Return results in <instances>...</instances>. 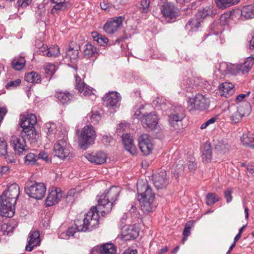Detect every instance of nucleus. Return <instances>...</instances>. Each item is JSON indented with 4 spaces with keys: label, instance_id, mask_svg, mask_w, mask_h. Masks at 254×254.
<instances>
[{
    "label": "nucleus",
    "instance_id": "obj_1",
    "mask_svg": "<svg viewBox=\"0 0 254 254\" xmlns=\"http://www.w3.org/2000/svg\"><path fill=\"white\" fill-rule=\"evenodd\" d=\"M121 192L120 188L116 186L111 187L105 191L102 195L97 196L98 204L92 206L85 215L83 220V224L78 220L75 222L76 229L78 231L85 232L92 231L97 227L99 225V212L102 216L109 213L117 201Z\"/></svg>",
    "mask_w": 254,
    "mask_h": 254
},
{
    "label": "nucleus",
    "instance_id": "obj_2",
    "mask_svg": "<svg viewBox=\"0 0 254 254\" xmlns=\"http://www.w3.org/2000/svg\"><path fill=\"white\" fill-rule=\"evenodd\" d=\"M137 199L139 201L141 209L144 213L154 211L156 204L155 202V194L147 184H137Z\"/></svg>",
    "mask_w": 254,
    "mask_h": 254
},
{
    "label": "nucleus",
    "instance_id": "obj_3",
    "mask_svg": "<svg viewBox=\"0 0 254 254\" xmlns=\"http://www.w3.org/2000/svg\"><path fill=\"white\" fill-rule=\"evenodd\" d=\"M37 122L36 116L32 114L23 116L20 119V125L22 128L21 135L25 140L27 139L31 143L37 142L39 137L34 127Z\"/></svg>",
    "mask_w": 254,
    "mask_h": 254
},
{
    "label": "nucleus",
    "instance_id": "obj_4",
    "mask_svg": "<svg viewBox=\"0 0 254 254\" xmlns=\"http://www.w3.org/2000/svg\"><path fill=\"white\" fill-rule=\"evenodd\" d=\"M254 64V58L249 57L241 64L228 65L225 63H222L220 65V70L223 74H225L231 73L233 75H243L250 71Z\"/></svg>",
    "mask_w": 254,
    "mask_h": 254
},
{
    "label": "nucleus",
    "instance_id": "obj_5",
    "mask_svg": "<svg viewBox=\"0 0 254 254\" xmlns=\"http://www.w3.org/2000/svg\"><path fill=\"white\" fill-rule=\"evenodd\" d=\"M24 191L30 197L41 199L45 196L46 187L43 183L28 181L25 184Z\"/></svg>",
    "mask_w": 254,
    "mask_h": 254
},
{
    "label": "nucleus",
    "instance_id": "obj_6",
    "mask_svg": "<svg viewBox=\"0 0 254 254\" xmlns=\"http://www.w3.org/2000/svg\"><path fill=\"white\" fill-rule=\"evenodd\" d=\"M96 137L95 130L92 126H85L82 129L78 139L80 147L86 149L93 143Z\"/></svg>",
    "mask_w": 254,
    "mask_h": 254
},
{
    "label": "nucleus",
    "instance_id": "obj_7",
    "mask_svg": "<svg viewBox=\"0 0 254 254\" xmlns=\"http://www.w3.org/2000/svg\"><path fill=\"white\" fill-rule=\"evenodd\" d=\"M188 109L191 111L198 110L203 111L209 106V100L205 96L198 93L193 98L188 99Z\"/></svg>",
    "mask_w": 254,
    "mask_h": 254
},
{
    "label": "nucleus",
    "instance_id": "obj_8",
    "mask_svg": "<svg viewBox=\"0 0 254 254\" xmlns=\"http://www.w3.org/2000/svg\"><path fill=\"white\" fill-rule=\"evenodd\" d=\"M6 195L3 192L0 196V213L3 217H12L14 214L16 203H11V197Z\"/></svg>",
    "mask_w": 254,
    "mask_h": 254
},
{
    "label": "nucleus",
    "instance_id": "obj_9",
    "mask_svg": "<svg viewBox=\"0 0 254 254\" xmlns=\"http://www.w3.org/2000/svg\"><path fill=\"white\" fill-rule=\"evenodd\" d=\"M54 155L58 158L64 159L70 154V145L67 142V138L64 137L59 139L54 146Z\"/></svg>",
    "mask_w": 254,
    "mask_h": 254
},
{
    "label": "nucleus",
    "instance_id": "obj_10",
    "mask_svg": "<svg viewBox=\"0 0 254 254\" xmlns=\"http://www.w3.org/2000/svg\"><path fill=\"white\" fill-rule=\"evenodd\" d=\"M161 11L165 19L170 22L175 21L180 14L179 8L171 2L163 4L161 6Z\"/></svg>",
    "mask_w": 254,
    "mask_h": 254
},
{
    "label": "nucleus",
    "instance_id": "obj_11",
    "mask_svg": "<svg viewBox=\"0 0 254 254\" xmlns=\"http://www.w3.org/2000/svg\"><path fill=\"white\" fill-rule=\"evenodd\" d=\"M186 116L185 111L182 108H178L169 116V123L175 129H179L182 127V122Z\"/></svg>",
    "mask_w": 254,
    "mask_h": 254
},
{
    "label": "nucleus",
    "instance_id": "obj_12",
    "mask_svg": "<svg viewBox=\"0 0 254 254\" xmlns=\"http://www.w3.org/2000/svg\"><path fill=\"white\" fill-rule=\"evenodd\" d=\"M138 145L140 150L145 155H149L153 148L151 138L147 134H143L138 138Z\"/></svg>",
    "mask_w": 254,
    "mask_h": 254
},
{
    "label": "nucleus",
    "instance_id": "obj_13",
    "mask_svg": "<svg viewBox=\"0 0 254 254\" xmlns=\"http://www.w3.org/2000/svg\"><path fill=\"white\" fill-rule=\"evenodd\" d=\"M141 123L144 127L146 128L153 129L158 124V118L155 113L144 114L140 118Z\"/></svg>",
    "mask_w": 254,
    "mask_h": 254
},
{
    "label": "nucleus",
    "instance_id": "obj_14",
    "mask_svg": "<svg viewBox=\"0 0 254 254\" xmlns=\"http://www.w3.org/2000/svg\"><path fill=\"white\" fill-rule=\"evenodd\" d=\"M153 181L157 190L165 188L169 184L168 177L165 171H161L155 175L153 177Z\"/></svg>",
    "mask_w": 254,
    "mask_h": 254
},
{
    "label": "nucleus",
    "instance_id": "obj_15",
    "mask_svg": "<svg viewBox=\"0 0 254 254\" xmlns=\"http://www.w3.org/2000/svg\"><path fill=\"white\" fill-rule=\"evenodd\" d=\"M121 99V96L118 92H109L103 98V104L107 107H116Z\"/></svg>",
    "mask_w": 254,
    "mask_h": 254
},
{
    "label": "nucleus",
    "instance_id": "obj_16",
    "mask_svg": "<svg viewBox=\"0 0 254 254\" xmlns=\"http://www.w3.org/2000/svg\"><path fill=\"white\" fill-rule=\"evenodd\" d=\"M123 23V18L121 16L108 21L104 25L103 29L108 34H113L118 30Z\"/></svg>",
    "mask_w": 254,
    "mask_h": 254
},
{
    "label": "nucleus",
    "instance_id": "obj_17",
    "mask_svg": "<svg viewBox=\"0 0 254 254\" xmlns=\"http://www.w3.org/2000/svg\"><path fill=\"white\" fill-rule=\"evenodd\" d=\"M40 243V238L39 231H31L29 233L28 238V244L25 247L26 250L28 252H31L33 250V248L38 246Z\"/></svg>",
    "mask_w": 254,
    "mask_h": 254
},
{
    "label": "nucleus",
    "instance_id": "obj_18",
    "mask_svg": "<svg viewBox=\"0 0 254 254\" xmlns=\"http://www.w3.org/2000/svg\"><path fill=\"white\" fill-rule=\"evenodd\" d=\"M98 251H100V254H116V247L112 243L105 244L101 246H97L91 250V253L96 254L94 252H97Z\"/></svg>",
    "mask_w": 254,
    "mask_h": 254
},
{
    "label": "nucleus",
    "instance_id": "obj_19",
    "mask_svg": "<svg viewBox=\"0 0 254 254\" xmlns=\"http://www.w3.org/2000/svg\"><path fill=\"white\" fill-rule=\"evenodd\" d=\"M10 143L15 151L22 152L26 149V142L25 139L21 135L18 136H12L10 140Z\"/></svg>",
    "mask_w": 254,
    "mask_h": 254
},
{
    "label": "nucleus",
    "instance_id": "obj_20",
    "mask_svg": "<svg viewBox=\"0 0 254 254\" xmlns=\"http://www.w3.org/2000/svg\"><path fill=\"white\" fill-rule=\"evenodd\" d=\"M76 88L78 92L83 96H90L92 94V89L84 82H81L80 77L77 75H75Z\"/></svg>",
    "mask_w": 254,
    "mask_h": 254
},
{
    "label": "nucleus",
    "instance_id": "obj_21",
    "mask_svg": "<svg viewBox=\"0 0 254 254\" xmlns=\"http://www.w3.org/2000/svg\"><path fill=\"white\" fill-rule=\"evenodd\" d=\"M85 157L89 161L96 164H102L106 162L107 159L106 154L103 152L88 153Z\"/></svg>",
    "mask_w": 254,
    "mask_h": 254
},
{
    "label": "nucleus",
    "instance_id": "obj_22",
    "mask_svg": "<svg viewBox=\"0 0 254 254\" xmlns=\"http://www.w3.org/2000/svg\"><path fill=\"white\" fill-rule=\"evenodd\" d=\"M62 196V195L60 189H56L54 190H52L49 192L46 198V205L48 206L55 205L60 200Z\"/></svg>",
    "mask_w": 254,
    "mask_h": 254
},
{
    "label": "nucleus",
    "instance_id": "obj_23",
    "mask_svg": "<svg viewBox=\"0 0 254 254\" xmlns=\"http://www.w3.org/2000/svg\"><path fill=\"white\" fill-rule=\"evenodd\" d=\"M122 140L126 149L133 155L136 154V147L131 135L127 133L123 134Z\"/></svg>",
    "mask_w": 254,
    "mask_h": 254
},
{
    "label": "nucleus",
    "instance_id": "obj_24",
    "mask_svg": "<svg viewBox=\"0 0 254 254\" xmlns=\"http://www.w3.org/2000/svg\"><path fill=\"white\" fill-rule=\"evenodd\" d=\"M3 192L11 197V203H16L20 193L19 187L15 183L10 184Z\"/></svg>",
    "mask_w": 254,
    "mask_h": 254
},
{
    "label": "nucleus",
    "instance_id": "obj_25",
    "mask_svg": "<svg viewBox=\"0 0 254 254\" xmlns=\"http://www.w3.org/2000/svg\"><path fill=\"white\" fill-rule=\"evenodd\" d=\"M122 229L124 235L127 237V240L134 239L136 238L139 235V231L137 228L134 225L128 227L123 226Z\"/></svg>",
    "mask_w": 254,
    "mask_h": 254
},
{
    "label": "nucleus",
    "instance_id": "obj_26",
    "mask_svg": "<svg viewBox=\"0 0 254 254\" xmlns=\"http://www.w3.org/2000/svg\"><path fill=\"white\" fill-rule=\"evenodd\" d=\"M221 95L226 98H229L235 92L234 85L230 82H224L220 86Z\"/></svg>",
    "mask_w": 254,
    "mask_h": 254
},
{
    "label": "nucleus",
    "instance_id": "obj_27",
    "mask_svg": "<svg viewBox=\"0 0 254 254\" xmlns=\"http://www.w3.org/2000/svg\"><path fill=\"white\" fill-rule=\"evenodd\" d=\"M83 56L85 58L87 59L90 58L96 59L98 56V50L91 44L88 43L85 46Z\"/></svg>",
    "mask_w": 254,
    "mask_h": 254
},
{
    "label": "nucleus",
    "instance_id": "obj_28",
    "mask_svg": "<svg viewBox=\"0 0 254 254\" xmlns=\"http://www.w3.org/2000/svg\"><path fill=\"white\" fill-rule=\"evenodd\" d=\"M65 0H51L52 2L55 4L52 9V13H55V10H64L71 6L69 2H65Z\"/></svg>",
    "mask_w": 254,
    "mask_h": 254
},
{
    "label": "nucleus",
    "instance_id": "obj_29",
    "mask_svg": "<svg viewBox=\"0 0 254 254\" xmlns=\"http://www.w3.org/2000/svg\"><path fill=\"white\" fill-rule=\"evenodd\" d=\"M254 18V4L245 5L241 10V18L247 19Z\"/></svg>",
    "mask_w": 254,
    "mask_h": 254
},
{
    "label": "nucleus",
    "instance_id": "obj_30",
    "mask_svg": "<svg viewBox=\"0 0 254 254\" xmlns=\"http://www.w3.org/2000/svg\"><path fill=\"white\" fill-rule=\"evenodd\" d=\"M56 96L58 101L63 105L69 103L72 99V94L67 91L57 92Z\"/></svg>",
    "mask_w": 254,
    "mask_h": 254
},
{
    "label": "nucleus",
    "instance_id": "obj_31",
    "mask_svg": "<svg viewBox=\"0 0 254 254\" xmlns=\"http://www.w3.org/2000/svg\"><path fill=\"white\" fill-rule=\"evenodd\" d=\"M241 140L245 146L254 148V134L249 132L244 133Z\"/></svg>",
    "mask_w": 254,
    "mask_h": 254
},
{
    "label": "nucleus",
    "instance_id": "obj_32",
    "mask_svg": "<svg viewBox=\"0 0 254 254\" xmlns=\"http://www.w3.org/2000/svg\"><path fill=\"white\" fill-rule=\"evenodd\" d=\"M251 106L248 102H244L240 104L238 107V111L235 116L241 114L243 116H248L251 112Z\"/></svg>",
    "mask_w": 254,
    "mask_h": 254
},
{
    "label": "nucleus",
    "instance_id": "obj_33",
    "mask_svg": "<svg viewBox=\"0 0 254 254\" xmlns=\"http://www.w3.org/2000/svg\"><path fill=\"white\" fill-rule=\"evenodd\" d=\"M201 152L203 159L207 162L210 161L212 158V151L210 144L204 143L202 146Z\"/></svg>",
    "mask_w": 254,
    "mask_h": 254
},
{
    "label": "nucleus",
    "instance_id": "obj_34",
    "mask_svg": "<svg viewBox=\"0 0 254 254\" xmlns=\"http://www.w3.org/2000/svg\"><path fill=\"white\" fill-rule=\"evenodd\" d=\"M240 0H215L217 6L222 9H224L232 5L236 4Z\"/></svg>",
    "mask_w": 254,
    "mask_h": 254
},
{
    "label": "nucleus",
    "instance_id": "obj_35",
    "mask_svg": "<svg viewBox=\"0 0 254 254\" xmlns=\"http://www.w3.org/2000/svg\"><path fill=\"white\" fill-rule=\"evenodd\" d=\"M25 80L29 83H38L41 81V76L37 72L31 71L25 75Z\"/></svg>",
    "mask_w": 254,
    "mask_h": 254
},
{
    "label": "nucleus",
    "instance_id": "obj_36",
    "mask_svg": "<svg viewBox=\"0 0 254 254\" xmlns=\"http://www.w3.org/2000/svg\"><path fill=\"white\" fill-rule=\"evenodd\" d=\"M216 13V10L214 11L212 9V8L210 7H206L205 8L199 9L198 11L197 14L198 16L202 18H204L208 15H210L211 17H213Z\"/></svg>",
    "mask_w": 254,
    "mask_h": 254
},
{
    "label": "nucleus",
    "instance_id": "obj_37",
    "mask_svg": "<svg viewBox=\"0 0 254 254\" xmlns=\"http://www.w3.org/2000/svg\"><path fill=\"white\" fill-rule=\"evenodd\" d=\"M78 54L77 50H74L73 48L70 47L66 51L65 59H67L71 63H73L77 59Z\"/></svg>",
    "mask_w": 254,
    "mask_h": 254
},
{
    "label": "nucleus",
    "instance_id": "obj_38",
    "mask_svg": "<svg viewBox=\"0 0 254 254\" xmlns=\"http://www.w3.org/2000/svg\"><path fill=\"white\" fill-rule=\"evenodd\" d=\"M25 64V60L24 58L21 57L14 59L11 63L12 67L16 70L22 69L24 67Z\"/></svg>",
    "mask_w": 254,
    "mask_h": 254
},
{
    "label": "nucleus",
    "instance_id": "obj_39",
    "mask_svg": "<svg viewBox=\"0 0 254 254\" xmlns=\"http://www.w3.org/2000/svg\"><path fill=\"white\" fill-rule=\"evenodd\" d=\"M182 89L186 92H191L194 89L195 85L190 79H185L181 84Z\"/></svg>",
    "mask_w": 254,
    "mask_h": 254
},
{
    "label": "nucleus",
    "instance_id": "obj_40",
    "mask_svg": "<svg viewBox=\"0 0 254 254\" xmlns=\"http://www.w3.org/2000/svg\"><path fill=\"white\" fill-rule=\"evenodd\" d=\"M220 200V197L215 193H208L206 196V202L208 205H212Z\"/></svg>",
    "mask_w": 254,
    "mask_h": 254
},
{
    "label": "nucleus",
    "instance_id": "obj_41",
    "mask_svg": "<svg viewBox=\"0 0 254 254\" xmlns=\"http://www.w3.org/2000/svg\"><path fill=\"white\" fill-rule=\"evenodd\" d=\"M45 54L49 57H56L60 55V48L58 46L50 47Z\"/></svg>",
    "mask_w": 254,
    "mask_h": 254
},
{
    "label": "nucleus",
    "instance_id": "obj_42",
    "mask_svg": "<svg viewBox=\"0 0 254 254\" xmlns=\"http://www.w3.org/2000/svg\"><path fill=\"white\" fill-rule=\"evenodd\" d=\"M37 161V158L34 153H29L25 157V163L27 165H34Z\"/></svg>",
    "mask_w": 254,
    "mask_h": 254
},
{
    "label": "nucleus",
    "instance_id": "obj_43",
    "mask_svg": "<svg viewBox=\"0 0 254 254\" xmlns=\"http://www.w3.org/2000/svg\"><path fill=\"white\" fill-rule=\"evenodd\" d=\"M150 0H142L137 5V7L143 13H146L148 11L149 5Z\"/></svg>",
    "mask_w": 254,
    "mask_h": 254
},
{
    "label": "nucleus",
    "instance_id": "obj_44",
    "mask_svg": "<svg viewBox=\"0 0 254 254\" xmlns=\"http://www.w3.org/2000/svg\"><path fill=\"white\" fill-rule=\"evenodd\" d=\"M45 131L49 135L53 134L56 129V126L54 123H47L44 126Z\"/></svg>",
    "mask_w": 254,
    "mask_h": 254
},
{
    "label": "nucleus",
    "instance_id": "obj_45",
    "mask_svg": "<svg viewBox=\"0 0 254 254\" xmlns=\"http://www.w3.org/2000/svg\"><path fill=\"white\" fill-rule=\"evenodd\" d=\"M44 69L46 74L49 75L53 74L57 70L55 64L51 63H47L44 66Z\"/></svg>",
    "mask_w": 254,
    "mask_h": 254
},
{
    "label": "nucleus",
    "instance_id": "obj_46",
    "mask_svg": "<svg viewBox=\"0 0 254 254\" xmlns=\"http://www.w3.org/2000/svg\"><path fill=\"white\" fill-rule=\"evenodd\" d=\"M215 148L217 150L220 151L221 153H225L229 150L230 146L228 143L220 142L219 144L216 145Z\"/></svg>",
    "mask_w": 254,
    "mask_h": 254
},
{
    "label": "nucleus",
    "instance_id": "obj_47",
    "mask_svg": "<svg viewBox=\"0 0 254 254\" xmlns=\"http://www.w3.org/2000/svg\"><path fill=\"white\" fill-rule=\"evenodd\" d=\"M7 153V143L4 139L0 137V156H3Z\"/></svg>",
    "mask_w": 254,
    "mask_h": 254
},
{
    "label": "nucleus",
    "instance_id": "obj_48",
    "mask_svg": "<svg viewBox=\"0 0 254 254\" xmlns=\"http://www.w3.org/2000/svg\"><path fill=\"white\" fill-rule=\"evenodd\" d=\"M90 119L91 122L93 124H97L99 121L101 119V115L98 111H96L95 112H92Z\"/></svg>",
    "mask_w": 254,
    "mask_h": 254
},
{
    "label": "nucleus",
    "instance_id": "obj_49",
    "mask_svg": "<svg viewBox=\"0 0 254 254\" xmlns=\"http://www.w3.org/2000/svg\"><path fill=\"white\" fill-rule=\"evenodd\" d=\"M251 92L249 91L247 92L246 93H242L239 95H238L236 98L235 101L237 104H242L244 102H246V101H245V99L246 97H248L249 95L250 94Z\"/></svg>",
    "mask_w": 254,
    "mask_h": 254
},
{
    "label": "nucleus",
    "instance_id": "obj_50",
    "mask_svg": "<svg viewBox=\"0 0 254 254\" xmlns=\"http://www.w3.org/2000/svg\"><path fill=\"white\" fill-rule=\"evenodd\" d=\"M193 226V222H188L185 225V229L183 232V235L189 236L190 234V230Z\"/></svg>",
    "mask_w": 254,
    "mask_h": 254
},
{
    "label": "nucleus",
    "instance_id": "obj_51",
    "mask_svg": "<svg viewBox=\"0 0 254 254\" xmlns=\"http://www.w3.org/2000/svg\"><path fill=\"white\" fill-rule=\"evenodd\" d=\"M1 230L3 231V235H9L12 233L13 227L11 225L4 224L1 226Z\"/></svg>",
    "mask_w": 254,
    "mask_h": 254
},
{
    "label": "nucleus",
    "instance_id": "obj_52",
    "mask_svg": "<svg viewBox=\"0 0 254 254\" xmlns=\"http://www.w3.org/2000/svg\"><path fill=\"white\" fill-rule=\"evenodd\" d=\"M233 190L231 188H228L224 191V196L226 200L227 203L230 202L233 198L232 193Z\"/></svg>",
    "mask_w": 254,
    "mask_h": 254
},
{
    "label": "nucleus",
    "instance_id": "obj_53",
    "mask_svg": "<svg viewBox=\"0 0 254 254\" xmlns=\"http://www.w3.org/2000/svg\"><path fill=\"white\" fill-rule=\"evenodd\" d=\"M221 27V24H220L217 22H213L210 25V28L213 30V33L215 35H217L219 33H220L222 32L221 30L219 29V28Z\"/></svg>",
    "mask_w": 254,
    "mask_h": 254
},
{
    "label": "nucleus",
    "instance_id": "obj_54",
    "mask_svg": "<svg viewBox=\"0 0 254 254\" xmlns=\"http://www.w3.org/2000/svg\"><path fill=\"white\" fill-rule=\"evenodd\" d=\"M21 83L20 79H17L14 81H11L9 83H8L5 87L6 89H10L12 88H15L19 86Z\"/></svg>",
    "mask_w": 254,
    "mask_h": 254
},
{
    "label": "nucleus",
    "instance_id": "obj_55",
    "mask_svg": "<svg viewBox=\"0 0 254 254\" xmlns=\"http://www.w3.org/2000/svg\"><path fill=\"white\" fill-rule=\"evenodd\" d=\"M36 157L37 158V160L38 159H42L46 162L49 161V159L48 158V155L45 151L40 152V153L37 155H36Z\"/></svg>",
    "mask_w": 254,
    "mask_h": 254
},
{
    "label": "nucleus",
    "instance_id": "obj_56",
    "mask_svg": "<svg viewBox=\"0 0 254 254\" xmlns=\"http://www.w3.org/2000/svg\"><path fill=\"white\" fill-rule=\"evenodd\" d=\"M32 0H17V4L18 6L25 7L29 5Z\"/></svg>",
    "mask_w": 254,
    "mask_h": 254
},
{
    "label": "nucleus",
    "instance_id": "obj_57",
    "mask_svg": "<svg viewBox=\"0 0 254 254\" xmlns=\"http://www.w3.org/2000/svg\"><path fill=\"white\" fill-rule=\"evenodd\" d=\"M108 39L105 36L101 35L100 38H98L97 43L101 46H104L107 44Z\"/></svg>",
    "mask_w": 254,
    "mask_h": 254
},
{
    "label": "nucleus",
    "instance_id": "obj_58",
    "mask_svg": "<svg viewBox=\"0 0 254 254\" xmlns=\"http://www.w3.org/2000/svg\"><path fill=\"white\" fill-rule=\"evenodd\" d=\"M215 121H216L215 118H211L210 119H209L208 121L205 122L204 123L202 124L200 127V128L202 129H205L210 124L214 123Z\"/></svg>",
    "mask_w": 254,
    "mask_h": 254
},
{
    "label": "nucleus",
    "instance_id": "obj_59",
    "mask_svg": "<svg viewBox=\"0 0 254 254\" xmlns=\"http://www.w3.org/2000/svg\"><path fill=\"white\" fill-rule=\"evenodd\" d=\"M237 112H235L231 117V120L235 123H238L241 119L242 117H244L241 114H239V115L235 116Z\"/></svg>",
    "mask_w": 254,
    "mask_h": 254
},
{
    "label": "nucleus",
    "instance_id": "obj_60",
    "mask_svg": "<svg viewBox=\"0 0 254 254\" xmlns=\"http://www.w3.org/2000/svg\"><path fill=\"white\" fill-rule=\"evenodd\" d=\"M75 233V228L74 227L68 228L66 231V235L68 236H72Z\"/></svg>",
    "mask_w": 254,
    "mask_h": 254
},
{
    "label": "nucleus",
    "instance_id": "obj_61",
    "mask_svg": "<svg viewBox=\"0 0 254 254\" xmlns=\"http://www.w3.org/2000/svg\"><path fill=\"white\" fill-rule=\"evenodd\" d=\"M196 168V164L193 162H190L188 164V168L190 172H193Z\"/></svg>",
    "mask_w": 254,
    "mask_h": 254
},
{
    "label": "nucleus",
    "instance_id": "obj_62",
    "mask_svg": "<svg viewBox=\"0 0 254 254\" xmlns=\"http://www.w3.org/2000/svg\"><path fill=\"white\" fill-rule=\"evenodd\" d=\"M123 254H137V251L136 250L128 249L125 251Z\"/></svg>",
    "mask_w": 254,
    "mask_h": 254
},
{
    "label": "nucleus",
    "instance_id": "obj_63",
    "mask_svg": "<svg viewBox=\"0 0 254 254\" xmlns=\"http://www.w3.org/2000/svg\"><path fill=\"white\" fill-rule=\"evenodd\" d=\"M91 36L93 40L97 42L98 38H100L101 35H99L97 32L94 31L91 32Z\"/></svg>",
    "mask_w": 254,
    "mask_h": 254
},
{
    "label": "nucleus",
    "instance_id": "obj_64",
    "mask_svg": "<svg viewBox=\"0 0 254 254\" xmlns=\"http://www.w3.org/2000/svg\"><path fill=\"white\" fill-rule=\"evenodd\" d=\"M249 47L250 49H254V36H253L252 39L250 41Z\"/></svg>",
    "mask_w": 254,
    "mask_h": 254
}]
</instances>
